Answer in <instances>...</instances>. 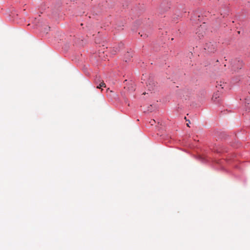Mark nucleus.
Masks as SVG:
<instances>
[{"instance_id": "6", "label": "nucleus", "mask_w": 250, "mask_h": 250, "mask_svg": "<svg viewBox=\"0 0 250 250\" xmlns=\"http://www.w3.org/2000/svg\"><path fill=\"white\" fill-rule=\"evenodd\" d=\"M165 3H163L161 5V8L162 10H163L164 11H167L169 8L170 4L167 3V5H165Z\"/></svg>"}, {"instance_id": "3", "label": "nucleus", "mask_w": 250, "mask_h": 250, "mask_svg": "<svg viewBox=\"0 0 250 250\" xmlns=\"http://www.w3.org/2000/svg\"><path fill=\"white\" fill-rule=\"evenodd\" d=\"M204 50H207L208 53H214L216 51V45L210 42L206 43L204 46Z\"/></svg>"}, {"instance_id": "5", "label": "nucleus", "mask_w": 250, "mask_h": 250, "mask_svg": "<svg viewBox=\"0 0 250 250\" xmlns=\"http://www.w3.org/2000/svg\"><path fill=\"white\" fill-rule=\"evenodd\" d=\"M133 57V51L130 50V51H127L125 54L124 57V59L125 62H127L131 61V58Z\"/></svg>"}, {"instance_id": "1", "label": "nucleus", "mask_w": 250, "mask_h": 250, "mask_svg": "<svg viewBox=\"0 0 250 250\" xmlns=\"http://www.w3.org/2000/svg\"><path fill=\"white\" fill-rule=\"evenodd\" d=\"M231 64L232 65V70L236 71L243 67V63L241 60L235 59L231 61Z\"/></svg>"}, {"instance_id": "4", "label": "nucleus", "mask_w": 250, "mask_h": 250, "mask_svg": "<svg viewBox=\"0 0 250 250\" xmlns=\"http://www.w3.org/2000/svg\"><path fill=\"white\" fill-rule=\"evenodd\" d=\"M221 96V93L218 91L217 92L214 93L212 96V100L216 104H219L220 102V97Z\"/></svg>"}, {"instance_id": "2", "label": "nucleus", "mask_w": 250, "mask_h": 250, "mask_svg": "<svg viewBox=\"0 0 250 250\" xmlns=\"http://www.w3.org/2000/svg\"><path fill=\"white\" fill-rule=\"evenodd\" d=\"M198 21L196 22V24L197 27H198V28L196 29V34H198V36L199 39H202L203 37V28L202 27V20H200L199 19L197 20Z\"/></svg>"}, {"instance_id": "8", "label": "nucleus", "mask_w": 250, "mask_h": 250, "mask_svg": "<svg viewBox=\"0 0 250 250\" xmlns=\"http://www.w3.org/2000/svg\"><path fill=\"white\" fill-rule=\"evenodd\" d=\"M106 86V85L105 83L104 82V81H102L100 83L97 85V88H101L102 87H105Z\"/></svg>"}, {"instance_id": "11", "label": "nucleus", "mask_w": 250, "mask_h": 250, "mask_svg": "<svg viewBox=\"0 0 250 250\" xmlns=\"http://www.w3.org/2000/svg\"><path fill=\"white\" fill-rule=\"evenodd\" d=\"M187 125L188 126H189V124H187Z\"/></svg>"}, {"instance_id": "10", "label": "nucleus", "mask_w": 250, "mask_h": 250, "mask_svg": "<svg viewBox=\"0 0 250 250\" xmlns=\"http://www.w3.org/2000/svg\"><path fill=\"white\" fill-rule=\"evenodd\" d=\"M155 122V120H153L152 122H151L150 123H151V125H152L153 124V123H154Z\"/></svg>"}, {"instance_id": "9", "label": "nucleus", "mask_w": 250, "mask_h": 250, "mask_svg": "<svg viewBox=\"0 0 250 250\" xmlns=\"http://www.w3.org/2000/svg\"><path fill=\"white\" fill-rule=\"evenodd\" d=\"M224 84V83H222L220 82V84H218L217 85H216V87L218 88V90H220L222 88H223V85Z\"/></svg>"}, {"instance_id": "7", "label": "nucleus", "mask_w": 250, "mask_h": 250, "mask_svg": "<svg viewBox=\"0 0 250 250\" xmlns=\"http://www.w3.org/2000/svg\"><path fill=\"white\" fill-rule=\"evenodd\" d=\"M154 83H150L148 84H147V86L149 90L151 91V90H153L154 89V88L153 87V85H154Z\"/></svg>"}]
</instances>
